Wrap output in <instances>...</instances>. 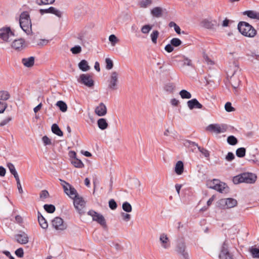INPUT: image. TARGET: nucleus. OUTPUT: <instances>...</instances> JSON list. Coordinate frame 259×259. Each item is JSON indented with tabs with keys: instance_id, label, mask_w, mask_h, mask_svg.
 Returning a JSON list of instances; mask_svg holds the SVG:
<instances>
[{
	"instance_id": "obj_43",
	"label": "nucleus",
	"mask_w": 259,
	"mask_h": 259,
	"mask_svg": "<svg viewBox=\"0 0 259 259\" xmlns=\"http://www.w3.org/2000/svg\"><path fill=\"white\" fill-rule=\"evenodd\" d=\"M174 89H175V87L172 84H167L165 87V90L166 91H168V92H172L174 91Z\"/></svg>"
},
{
	"instance_id": "obj_44",
	"label": "nucleus",
	"mask_w": 259,
	"mask_h": 259,
	"mask_svg": "<svg viewBox=\"0 0 259 259\" xmlns=\"http://www.w3.org/2000/svg\"><path fill=\"white\" fill-rule=\"evenodd\" d=\"M164 49L168 53H171L174 51V47L171 44H168L165 47Z\"/></svg>"
},
{
	"instance_id": "obj_1",
	"label": "nucleus",
	"mask_w": 259,
	"mask_h": 259,
	"mask_svg": "<svg viewBox=\"0 0 259 259\" xmlns=\"http://www.w3.org/2000/svg\"><path fill=\"white\" fill-rule=\"evenodd\" d=\"M238 29L242 35L246 37H253L256 34V30L246 22H240L238 24Z\"/></svg>"
},
{
	"instance_id": "obj_18",
	"label": "nucleus",
	"mask_w": 259,
	"mask_h": 259,
	"mask_svg": "<svg viewBox=\"0 0 259 259\" xmlns=\"http://www.w3.org/2000/svg\"><path fill=\"white\" fill-rule=\"evenodd\" d=\"M184 170V164L182 161H179L177 162L175 166V172L178 175H181Z\"/></svg>"
},
{
	"instance_id": "obj_52",
	"label": "nucleus",
	"mask_w": 259,
	"mask_h": 259,
	"mask_svg": "<svg viewBox=\"0 0 259 259\" xmlns=\"http://www.w3.org/2000/svg\"><path fill=\"white\" fill-rule=\"evenodd\" d=\"M228 24H229V20L227 19H225L223 22V24H222L223 26L227 27L228 26Z\"/></svg>"
},
{
	"instance_id": "obj_24",
	"label": "nucleus",
	"mask_w": 259,
	"mask_h": 259,
	"mask_svg": "<svg viewBox=\"0 0 259 259\" xmlns=\"http://www.w3.org/2000/svg\"><path fill=\"white\" fill-rule=\"evenodd\" d=\"M56 105L59 108L61 111L64 112L67 111V106L64 102L59 101L57 102Z\"/></svg>"
},
{
	"instance_id": "obj_29",
	"label": "nucleus",
	"mask_w": 259,
	"mask_h": 259,
	"mask_svg": "<svg viewBox=\"0 0 259 259\" xmlns=\"http://www.w3.org/2000/svg\"><path fill=\"white\" fill-rule=\"evenodd\" d=\"M245 148L241 147L237 149L236 154L238 157H243L245 155Z\"/></svg>"
},
{
	"instance_id": "obj_4",
	"label": "nucleus",
	"mask_w": 259,
	"mask_h": 259,
	"mask_svg": "<svg viewBox=\"0 0 259 259\" xmlns=\"http://www.w3.org/2000/svg\"><path fill=\"white\" fill-rule=\"evenodd\" d=\"M14 36V33L11 31L10 27H3L0 29V38L4 41H10Z\"/></svg>"
},
{
	"instance_id": "obj_50",
	"label": "nucleus",
	"mask_w": 259,
	"mask_h": 259,
	"mask_svg": "<svg viewBox=\"0 0 259 259\" xmlns=\"http://www.w3.org/2000/svg\"><path fill=\"white\" fill-rule=\"evenodd\" d=\"M94 68L97 71H100V64L99 63V62H96L95 63V66H94Z\"/></svg>"
},
{
	"instance_id": "obj_39",
	"label": "nucleus",
	"mask_w": 259,
	"mask_h": 259,
	"mask_svg": "<svg viewBox=\"0 0 259 259\" xmlns=\"http://www.w3.org/2000/svg\"><path fill=\"white\" fill-rule=\"evenodd\" d=\"M42 141L45 146L50 145L52 144L51 139H50L47 136H44L42 138Z\"/></svg>"
},
{
	"instance_id": "obj_26",
	"label": "nucleus",
	"mask_w": 259,
	"mask_h": 259,
	"mask_svg": "<svg viewBox=\"0 0 259 259\" xmlns=\"http://www.w3.org/2000/svg\"><path fill=\"white\" fill-rule=\"evenodd\" d=\"M152 29V25L150 24H146L143 25L141 29V31L143 34H148L149 32Z\"/></svg>"
},
{
	"instance_id": "obj_7",
	"label": "nucleus",
	"mask_w": 259,
	"mask_h": 259,
	"mask_svg": "<svg viewBox=\"0 0 259 259\" xmlns=\"http://www.w3.org/2000/svg\"><path fill=\"white\" fill-rule=\"evenodd\" d=\"M207 130L219 134L225 132L227 130V127L224 125L211 124L207 127Z\"/></svg>"
},
{
	"instance_id": "obj_23",
	"label": "nucleus",
	"mask_w": 259,
	"mask_h": 259,
	"mask_svg": "<svg viewBox=\"0 0 259 259\" xmlns=\"http://www.w3.org/2000/svg\"><path fill=\"white\" fill-rule=\"evenodd\" d=\"M182 99H190L192 97V95L190 92L185 90H181L179 93Z\"/></svg>"
},
{
	"instance_id": "obj_27",
	"label": "nucleus",
	"mask_w": 259,
	"mask_h": 259,
	"mask_svg": "<svg viewBox=\"0 0 259 259\" xmlns=\"http://www.w3.org/2000/svg\"><path fill=\"white\" fill-rule=\"evenodd\" d=\"M10 95L6 91H0V100L6 101L9 99Z\"/></svg>"
},
{
	"instance_id": "obj_46",
	"label": "nucleus",
	"mask_w": 259,
	"mask_h": 259,
	"mask_svg": "<svg viewBox=\"0 0 259 259\" xmlns=\"http://www.w3.org/2000/svg\"><path fill=\"white\" fill-rule=\"evenodd\" d=\"M6 169L3 167L1 166H0V176L1 177H4L6 174Z\"/></svg>"
},
{
	"instance_id": "obj_57",
	"label": "nucleus",
	"mask_w": 259,
	"mask_h": 259,
	"mask_svg": "<svg viewBox=\"0 0 259 259\" xmlns=\"http://www.w3.org/2000/svg\"><path fill=\"white\" fill-rule=\"evenodd\" d=\"M205 60H206V61H207L208 62V63H209V62H210V64H211V63H212V62L211 60H209V59H208V57H207V56H206V58H205Z\"/></svg>"
},
{
	"instance_id": "obj_25",
	"label": "nucleus",
	"mask_w": 259,
	"mask_h": 259,
	"mask_svg": "<svg viewBox=\"0 0 259 259\" xmlns=\"http://www.w3.org/2000/svg\"><path fill=\"white\" fill-rule=\"evenodd\" d=\"M71 163L75 167L77 168H81L84 166L82 161L76 158H73Z\"/></svg>"
},
{
	"instance_id": "obj_22",
	"label": "nucleus",
	"mask_w": 259,
	"mask_h": 259,
	"mask_svg": "<svg viewBox=\"0 0 259 259\" xmlns=\"http://www.w3.org/2000/svg\"><path fill=\"white\" fill-rule=\"evenodd\" d=\"M185 144L186 146H187L188 148H190L191 150L193 152H194L196 149H198V147H199L197 144L190 141H186Z\"/></svg>"
},
{
	"instance_id": "obj_40",
	"label": "nucleus",
	"mask_w": 259,
	"mask_h": 259,
	"mask_svg": "<svg viewBox=\"0 0 259 259\" xmlns=\"http://www.w3.org/2000/svg\"><path fill=\"white\" fill-rule=\"evenodd\" d=\"M235 158L234 154L231 152L228 153L225 159L228 161H232Z\"/></svg>"
},
{
	"instance_id": "obj_38",
	"label": "nucleus",
	"mask_w": 259,
	"mask_h": 259,
	"mask_svg": "<svg viewBox=\"0 0 259 259\" xmlns=\"http://www.w3.org/2000/svg\"><path fill=\"white\" fill-rule=\"evenodd\" d=\"M225 108L227 112H231L235 110L234 108L232 106V104L230 102H227L226 103Z\"/></svg>"
},
{
	"instance_id": "obj_53",
	"label": "nucleus",
	"mask_w": 259,
	"mask_h": 259,
	"mask_svg": "<svg viewBox=\"0 0 259 259\" xmlns=\"http://www.w3.org/2000/svg\"><path fill=\"white\" fill-rule=\"evenodd\" d=\"M76 153L74 151H71L70 152V157L74 158H76L75 156H76Z\"/></svg>"
},
{
	"instance_id": "obj_3",
	"label": "nucleus",
	"mask_w": 259,
	"mask_h": 259,
	"mask_svg": "<svg viewBox=\"0 0 259 259\" xmlns=\"http://www.w3.org/2000/svg\"><path fill=\"white\" fill-rule=\"evenodd\" d=\"M239 65L236 62H234L232 65H230L228 70V74L231 76V83L232 87L236 91L239 85L240 81L235 77H233L234 74L238 71Z\"/></svg>"
},
{
	"instance_id": "obj_16",
	"label": "nucleus",
	"mask_w": 259,
	"mask_h": 259,
	"mask_svg": "<svg viewBox=\"0 0 259 259\" xmlns=\"http://www.w3.org/2000/svg\"><path fill=\"white\" fill-rule=\"evenodd\" d=\"M162 8L159 7L153 8L151 10V14L155 17L159 18L162 15Z\"/></svg>"
},
{
	"instance_id": "obj_37",
	"label": "nucleus",
	"mask_w": 259,
	"mask_h": 259,
	"mask_svg": "<svg viewBox=\"0 0 259 259\" xmlns=\"http://www.w3.org/2000/svg\"><path fill=\"white\" fill-rule=\"evenodd\" d=\"M109 40L111 42L112 46H114L118 41L117 37L114 34H111L109 36Z\"/></svg>"
},
{
	"instance_id": "obj_32",
	"label": "nucleus",
	"mask_w": 259,
	"mask_h": 259,
	"mask_svg": "<svg viewBox=\"0 0 259 259\" xmlns=\"http://www.w3.org/2000/svg\"><path fill=\"white\" fill-rule=\"evenodd\" d=\"M227 142L231 145H235L237 143L238 140L234 136H230L227 138Z\"/></svg>"
},
{
	"instance_id": "obj_19",
	"label": "nucleus",
	"mask_w": 259,
	"mask_h": 259,
	"mask_svg": "<svg viewBox=\"0 0 259 259\" xmlns=\"http://www.w3.org/2000/svg\"><path fill=\"white\" fill-rule=\"evenodd\" d=\"M7 167L11 174L14 176V178H19V175L13 164L9 162L7 163Z\"/></svg>"
},
{
	"instance_id": "obj_28",
	"label": "nucleus",
	"mask_w": 259,
	"mask_h": 259,
	"mask_svg": "<svg viewBox=\"0 0 259 259\" xmlns=\"http://www.w3.org/2000/svg\"><path fill=\"white\" fill-rule=\"evenodd\" d=\"M152 3V0H141L140 2L139 5L141 8H147L150 6Z\"/></svg>"
},
{
	"instance_id": "obj_10",
	"label": "nucleus",
	"mask_w": 259,
	"mask_h": 259,
	"mask_svg": "<svg viewBox=\"0 0 259 259\" xmlns=\"http://www.w3.org/2000/svg\"><path fill=\"white\" fill-rule=\"evenodd\" d=\"M187 106L190 110L193 109H202L203 105L200 104L196 99H192L191 100H189L187 103Z\"/></svg>"
},
{
	"instance_id": "obj_12",
	"label": "nucleus",
	"mask_w": 259,
	"mask_h": 259,
	"mask_svg": "<svg viewBox=\"0 0 259 259\" xmlns=\"http://www.w3.org/2000/svg\"><path fill=\"white\" fill-rule=\"evenodd\" d=\"M217 24V22L214 20L205 19L201 22V25L207 29H212Z\"/></svg>"
},
{
	"instance_id": "obj_51",
	"label": "nucleus",
	"mask_w": 259,
	"mask_h": 259,
	"mask_svg": "<svg viewBox=\"0 0 259 259\" xmlns=\"http://www.w3.org/2000/svg\"><path fill=\"white\" fill-rule=\"evenodd\" d=\"M174 29L178 34L181 33V28L178 25L177 26H175V27H174Z\"/></svg>"
},
{
	"instance_id": "obj_21",
	"label": "nucleus",
	"mask_w": 259,
	"mask_h": 259,
	"mask_svg": "<svg viewBox=\"0 0 259 259\" xmlns=\"http://www.w3.org/2000/svg\"><path fill=\"white\" fill-rule=\"evenodd\" d=\"M52 132L58 136H62L63 134L57 124H53L52 126Z\"/></svg>"
},
{
	"instance_id": "obj_34",
	"label": "nucleus",
	"mask_w": 259,
	"mask_h": 259,
	"mask_svg": "<svg viewBox=\"0 0 259 259\" xmlns=\"http://www.w3.org/2000/svg\"><path fill=\"white\" fill-rule=\"evenodd\" d=\"M106 68L107 70L111 69L113 67V63L111 59L110 58H106Z\"/></svg>"
},
{
	"instance_id": "obj_42",
	"label": "nucleus",
	"mask_w": 259,
	"mask_h": 259,
	"mask_svg": "<svg viewBox=\"0 0 259 259\" xmlns=\"http://www.w3.org/2000/svg\"><path fill=\"white\" fill-rule=\"evenodd\" d=\"M7 107L6 102L0 101V113H3Z\"/></svg>"
},
{
	"instance_id": "obj_45",
	"label": "nucleus",
	"mask_w": 259,
	"mask_h": 259,
	"mask_svg": "<svg viewBox=\"0 0 259 259\" xmlns=\"http://www.w3.org/2000/svg\"><path fill=\"white\" fill-rule=\"evenodd\" d=\"M11 117H7V118L4 119L0 122V126H3L7 124L10 121H11Z\"/></svg>"
},
{
	"instance_id": "obj_36",
	"label": "nucleus",
	"mask_w": 259,
	"mask_h": 259,
	"mask_svg": "<svg viewBox=\"0 0 259 259\" xmlns=\"http://www.w3.org/2000/svg\"><path fill=\"white\" fill-rule=\"evenodd\" d=\"M198 149L205 157H207L209 156V152L206 149L200 146L198 147Z\"/></svg>"
},
{
	"instance_id": "obj_2",
	"label": "nucleus",
	"mask_w": 259,
	"mask_h": 259,
	"mask_svg": "<svg viewBox=\"0 0 259 259\" xmlns=\"http://www.w3.org/2000/svg\"><path fill=\"white\" fill-rule=\"evenodd\" d=\"M19 24L26 33L29 34L31 31V22L27 12H23L20 14Z\"/></svg>"
},
{
	"instance_id": "obj_56",
	"label": "nucleus",
	"mask_w": 259,
	"mask_h": 259,
	"mask_svg": "<svg viewBox=\"0 0 259 259\" xmlns=\"http://www.w3.org/2000/svg\"><path fill=\"white\" fill-rule=\"evenodd\" d=\"M67 131H68V132L69 133H71V128H70V127L69 126H67Z\"/></svg>"
},
{
	"instance_id": "obj_33",
	"label": "nucleus",
	"mask_w": 259,
	"mask_h": 259,
	"mask_svg": "<svg viewBox=\"0 0 259 259\" xmlns=\"http://www.w3.org/2000/svg\"><path fill=\"white\" fill-rule=\"evenodd\" d=\"M182 41L178 38H173L170 40V44L173 47H177L182 44Z\"/></svg>"
},
{
	"instance_id": "obj_48",
	"label": "nucleus",
	"mask_w": 259,
	"mask_h": 259,
	"mask_svg": "<svg viewBox=\"0 0 259 259\" xmlns=\"http://www.w3.org/2000/svg\"><path fill=\"white\" fill-rule=\"evenodd\" d=\"M170 103L173 106H176L178 105L179 101L177 99L174 98L171 100Z\"/></svg>"
},
{
	"instance_id": "obj_47",
	"label": "nucleus",
	"mask_w": 259,
	"mask_h": 259,
	"mask_svg": "<svg viewBox=\"0 0 259 259\" xmlns=\"http://www.w3.org/2000/svg\"><path fill=\"white\" fill-rule=\"evenodd\" d=\"M49 41L47 39H40L39 42L37 44L39 46H44L46 45L48 43Z\"/></svg>"
},
{
	"instance_id": "obj_54",
	"label": "nucleus",
	"mask_w": 259,
	"mask_h": 259,
	"mask_svg": "<svg viewBox=\"0 0 259 259\" xmlns=\"http://www.w3.org/2000/svg\"><path fill=\"white\" fill-rule=\"evenodd\" d=\"M83 154H84V155H85L87 157H90V156H92L91 153L90 152H88V151H85L83 153Z\"/></svg>"
},
{
	"instance_id": "obj_49",
	"label": "nucleus",
	"mask_w": 259,
	"mask_h": 259,
	"mask_svg": "<svg viewBox=\"0 0 259 259\" xmlns=\"http://www.w3.org/2000/svg\"><path fill=\"white\" fill-rule=\"evenodd\" d=\"M42 107V104L40 103L37 106H36L34 108L33 111L35 113L37 112Z\"/></svg>"
},
{
	"instance_id": "obj_17",
	"label": "nucleus",
	"mask_w": 259,
	"mask_h": 259,
	"mask_svg": "<svg viewBox=\"0 0 259 259\" xmlns=\"http://www.w3.org/2000/svg\"><path fill=\"white\" fill-rule=\"evenodd\" d=\"M97 124L99 128L102 130L106 129L108 126V124L105 118H100L98 119Z\"/></svg>"
},
{
	"instance_id": "obj_59",
	"label": "nucleus",
	"mask_w": 259,
	"mask_h": 259,
	"mask_svg": "<svg viewBox=\"0 0 259 259\" xmlns=\"http://www.w3.org/2000/svg\"><path fill=\"white\" fill-rule=\"evenodd\" d=\"M169 132L168 130H166L164 133V135L165 136H168V133Z\"/></svg>"
},
{
	"instance_id": "obj_5",
	"label": "nucleus",
	"mask_w": 259,
	"mask_h": 259,
	"mask_svg": "<svg viewBox=\"0 0 259 259\" xmlns=\"http://www.w3.org/2000/svg\"><path fill=\"white\" fill-rule=\"evenodd\" d=\"M118 73L116 71H112L111 73L109 79L108 88L111 90H116L117 89L118 82Z\"/></svg>"
},
{
	"instance_id": "obj_58",
	"label": "nucleus",
	"mask_w": 259,
	"mask_h": 259,
	"mask_svg": "<svg viewBox=\"0 0 259 259\" xmlns=\"http://www.w3.org/2000/svg\"><path fill=\"white\" fill-rule=\"evenodd\" d=\"M240 0H229V1L231 3H233L234 2H239Z\"/></svg>"
},
{
	"instance_id": "obj_31",
	"label": "nucleus",
	"mask_w": 259,
	"mask_h": 259,
	"mask_svg": "<svg viewBox=\"0 0 259 259\" xmlns=\"http://www.w3.org/2000/svg\"><path fill=\"white\" fill-rule=\"evenodd\" d=\"M55 0H36V3L39 5H49L53 4Z\"/></svg>"
},
{
	"instance_id": "obj_11",
	"label": "nucleus",
	"mask_w": 259,
	"mask_h": 259,
	"mask_svg": "<svg viewBox=\"0 0 259 259\" xmlns=\"http://www.w3.org/2000/svg\"><path fill=\"white\" fill-rule=\"evenodd\" d=\"M95 113L99 116H103L107 113V108L105 105L101 103L95 110Z\"/></svg>"
},
{
	"instance_id": "obj_55",
	"label": "nucleus",
	"mask_w": 259,
	"mask_h": 259,
	"mask_svg": "<svg viewBox=\"0 0 259 259\" xmlns=\"http://www.w3.org/2000/svg\"><path fill=\"white\" fill-rule=\"evenodd\" d=\"M177 24H176V23H175V22H170L169 23V26L170 27H175V26H177Z\"/></svg>"
},
{
	"instance_id": "obj_9",
	"label": "nucleus",
	"mask_w": 259,
	"mask_h": 259,
	"mask_svg": "<svg viewBox=\"0 0 259 259\" xmlns=\"http://www.w3.org/2000/svg\"><path fill=\"white\" fill-rule=\"evenodd\" d=\"M39 12L41 15L45 13H51L59 18L61 17L62 15V12L61 11L53 7H51L48 9H40Z\"/></svg>"
},
{
	"instance_id": "obj_13",
	"label": "nucleus",
	"mask_w": 259,
	"mask_h": 259,
	"mask_svg": "<svg viewBox=\"0 0 259 259\" xmlns=\"http://www.w3.org/2000/svg\"><path fill=\"white\" fill-rule=\"evenodd\" d=\"M244 15H246L249 18L259 20V12L253 10L245 11L243 12Z\"/></svg>"
},
{
	"instance_id": "obj_41",
	"label": "nucleus",
	"mask_w": 259,
	"mask_h": 259,
	"mask_svg": "<svg viewBox=\"0 0 259 259\" xmlns=\"http://www.w3.org/2000/svg\"><path fill=\"white\" fill-rule=\"evenodd\" d=\"M183 65L189 66H192V61L189 58L184 56Z\"/></svg>"
},
{
	"instance_id": "obj_30",
	"label": "nucleus",
	"mask_w": 259,
	"mask_h": 259,
	"mask_svg": "<svg viewBox=\"0 0 259 259\" xmlns=\"http://www.w3.org/2000/svg\"><path fill=\"white\" fill-rule=\"evenodd\" d=\"M159 35V32L157 30H154L150 34L151 40L153 43L156 44L157 39Z\"/></svg>"
},
{
	"instance_id": "obj_14",
	"label": "nucleus",
	"mask_w": 259,
	"mask_h": 259,
	"mask_svg": "<svg viewBox=\"0 0 259 259\" xmlns=\"http://www.w3.org/2000/svg\"><path fill=\"white\" fill-rule=\"evenodd\" d=\"M232 178H257V176L254 173L247 171L238 174Z\"/></svg>"
},
{
	"instance_id": "obj_20",
	"label": "nucleus",
	"mask_w": 259,
	"mask_h": 259,
	"mask_svg": "<svg viewBox=\"0 0 259 259\" xmlns=\"http://www.w3.org/2000/svg\"><path fill=\"white\" fill-rule=\"evenodd\" d=\"M78 67L83 71H87L90 68L88 62L85 60H82L79 63Z\"/></svg>"
},
{
	"instance_id": "obj_35",
	"label": "nucleus",
	"mask_w": 259,
	"mask_h": 259,
	"mask_svg": "<svg viewBox=\"0 0 259 259\" xmlns=\"http://www.w3.org/2000/svg\"><path fill=\"white\" fill-rule=\"evenodd\" d=\"M72 54H77L81 52V48L79 46H76L71 49Z\"/></svg>"
},
{
	"instance_id": "obj_8",
	"label": "nucleus",
	"mask_w": 259,
	"mask_h": 259,
	"mask_svg": "<svg viewBox=\"0 0 259 259\" xmlns=\"http://www.w3.org/2000/svg\"><path fill=\"white\" fill-rule=\"evenodd\" d=\"M11 47L17 51H21L26 48V45L25 40L21 38L15 39L12 42Z\"/></svg>"
},
{
	"instance_id": "obj_15",
	"label": "nucleus",
	"mask_w": 259,
	"mask_h": 259,
	"mask_svg": "<svg viewBox=\"0 0 259 259\" xmlns=\"http://www.w3.org/2000/svg\"><path fill=\"white\" fill-rule=\"evenodd\" d=\"M22 63L25 67H31L34 65V57L31 56L28 58H23L22 59Z\"/></svg>"
},
{
	"instance_id": "obj_6",
	"label": "nucleus",
	"mask_w": 259,
	"mask_h": 259,
	"mask_svg": "<svg viewBox=\"0 0 259 259\" xmlns=\"http://www.w3.org/2000/svg\"><path fill=\"white\" fill-rule=\"evenodd\" d=\"M78 81L89 88L94 85V80L92 79L91 76L89 74H82L78 79Z\"/></svg>"
}]
</instances>
